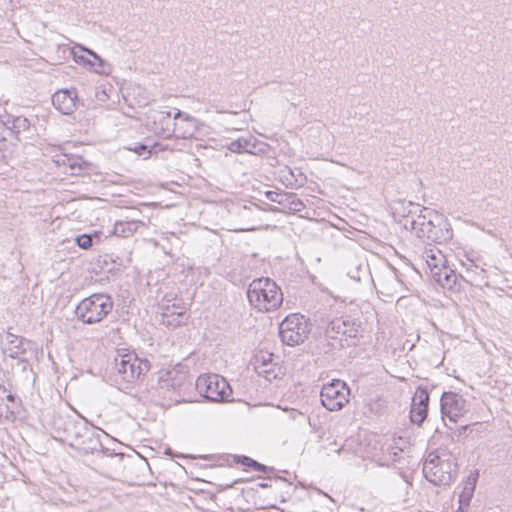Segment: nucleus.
Wrapping results in <instances>:
<instances>
[{
    "label": "nucleus",
    "instance_id": "obj_3",
    "mask_svg": "<svg viewBox=\"0 0 512 512\" xmlns=\"http://www.w3.org/2000/svg\"><path fill=\"white\" fill-rule=\"evenodd\" d=\"M247 298L249 303L259 311H274L283 302L281 288L269 277L254 279L248 286Z\"/></svg>",
    "mask_w": 512,
    "mask_h": 512
},
{
    "label": "nucleus",
    "instance_id": "obj_31",
    "mask_svg": "<svg viewBox=\"0 0 512 512\" xmlns=\"http://www.w3.org/2000/svg\"><path fill=\"white\" fill-rule=\"evenodd\" d=\"M94 237H99L96 232L94 234H81L76 237L75 242L78 247L86 250L92 247Z\"/></svg>",
    "mask_w": 512,
    "mask_h": 512
},
{
    "label": "nucleus",
    "instance_id": "obj_8",
    "mask_svg": "<svg viewBox=\"0 0 512 512\" xmlns=\"http://www.w3.org/2000/svg\"><path fill=\"white\" fill-rule=\"evenodd\" d=\"M350 389L348 385L339 379L323 385L320 392L322 405L329 411H338L349 401Z\"/></svg>",
    "mask_w": 512,
    "mask_h": 512
},
{
    "label": "nucleus",
    "instance_id": "obj_30",
    "mask_svg": "<svg viewBox=\"0 0 512 512\" xmlns=\"http://www.w3.org/2000/svg\"><path fill=\"white\" fill-rule=\"evenodd\" d=\"M265 196L268 200L278 203L284 207L287 206V202L292 197L291 195H288V193H286V192H278V191H272V190L266 191Z\"/></svg>",
    "mask_w": 512,
    "mask_h": 512
},
{
    "label": "nucleus",
    "instance_id": "obj_24",
    "mask_svg": "<svg viewBox=\"0 0 512 512\" xmlns=\"http://www.w3.org/2000/svg\"><path fill=\"white\" fill-rule=\"evenodd\" d=\"M426 460L429 461V464H432V462L434 461H438L441 463L457 464L456 458L453 456L452 452L449 451L447 448L442 447L430 452Z\"/></svg>",
    "mask_w": 512,
    "mask_h": 512
},
{
    "label": "nucleus",
    "instance_id": "obj_37",
    "mask_svg": "<svg viewBox=\"0 0 512 512\" xmlns=\"http://www.w3.org/2000/svg\"><path fill=\"white\" fill-rule=\"evenodd\" d=\"M77 47L79 48L80 52L86 53L87 55L91 56L93 58L92 61H95L96 59H98L100 57L95 51H93L92 49H89L81 44H77Z\"/></svg>",
    "mask_w": 512,
    "mask_h": 512
},
{
    "label": "nucleus",
    "instance_id": "obj_36",
    "mask_svg": "<svg viewBox=\"0 0 512 512\" xmlns=\"http://www.w3.org/2000/svg\"><path fill=\"white\" fill-rule=\"evenodd\" d=\"M255 369L259 375L264 376L269 381L272 378H276V374L274 373V370H272V369H268L267 367H262V366H256Z\"/></svg>",
    "mask_w": 512,
    "mask_h": 512
},
{
    "label": "nucleus",
    "instance_id": "obj_7",
    "mask_svg": "<svg viewBox=\"0 0 512 512\" xmlns=\"http://www.w3.org/2000/svg\"><path fill=\"white\" fill-rule=\"evenodd\" d=\"M429 223L425 228L417 230V237L426 239L436 244H443L450 241L453 237V230L450 223L443 214L430 210Z\"/></svg>",
    "mask_w": 512,
    "mask_h": 512
},
{
    "label": "nucleus",
    "instance_id": "obj_25",
    "mask_svg": "<svg viewBox=\"0 0 512 512\" xmlns=\"http://www.w3.org/2000/svg\"><path fill=\"white\" fill-rule=\"evenodd\" d=\"M156 147V143H152L151 140H148L146 143H137L133 147H128V150L133 151L137 155L146 159L153 153H157Z\"/></svg>",
    "mask_w": 512,
    "mask_h": 512
},
{
    "label": "nucleus",
    "instance_id": "obj_48",
    "mask_svg": "<svg viewBox=\"0 0 512 512\" xmlns=\"http://www.w3.org/2000/svg\"><path fill=\"white\" fill-rule=\"evenodd\" d=\"M269 507L273 509H279L276 505H270Z\"/></svg>",
    "mask_w": 512,
    "mask_h": 512
},
{
    "label": "nucleus",
    "instance_id": "obj_38",
    "mask_svg": "<svg viewBox=\"0 0 512 512\" xmlns=\"http://www.w3.org/2000/svg\"><path fill=\"white\" fill-rule=\"evenodd\" d=\"M95 98L100 102H105L109 97H108L107 93L105 92V90L96 88Z\"/></svg>",
    "mask_w": 512,
    "mask_h": 512
},
{
    "label": "nucleus",
    "instance_id": "obj_29",
    "mask_svg": "<svg viewBox=\"0 0 512 512\" xmlns=\"http://www.w3.org/2000/svg\"><path fill=\"white\" fill-rule=\"evenodd\" d=\"M89 69L101 75H109L112 72V65L99 57L95 61L91 60Z\"/></svg>",
    "mask_w": 512,
    "mask_h": 512
},
{
    "label": "nucleus",
    "instance_id": "obj_34",
    "mask_svg": "<svg viewBox=\"0 0 512 512\" xmlns=\"http://www.w3.org/2000/svg\"><path fill=\"white\" fill-rule=\"evenodd\" d=\"M431 209H428V208H423L421 210V214H419L417 216L416 219H414V224H416V226H419V228H425L426 224L429 223V217H430V213H428L427 211H430Z\"/></svg>",
    "mask_w": 512,
    "mask_h": 512
},
{
    "label": "nucleus",
    "instance_id": "obj_47",
    "mask_svg": "<svg viewBox=\"0 0 512 512\" xmlns=\"http://www.w3.org/2000/svg\"><path fill=\"white\" fill-rule=\"evenodd\" d=\"M75 166H76V163H75V162H73V163H71V164H70V167H71V168H73V169H74V167H75Z\"/></svg>",
    "mask_w": 512,
    "mask_h": 512
},
{
    "label": "nucleus",
    "instance_id": "obj_22",
    "mask_svg": "<svg viewBox=\"0 0 512 512\" xmlns=\"http://www.w3.org/2000/svg\"><path fill=\"white\" fill-rule=\"evenodd\" d=\"M162 305H161V309H162V313H167V314H178V316H180V314H186V305L183 301V299L181 298H178L176 295L173 296L171 294H167L164 296L163 300H162Z\"/></svg>",
    "mask_w": 512,
    "mask_h": 512
},
{
    "label": "nucleus",
    "instance_id": "obj_46",
    "mask_svg": "<svg viewBox=\"0 0 512 512\" xmlns=\"http://www.w3.org/2000/svg\"><path fill=\"white\" fill-rule=\"evenodd\" d=\"M342 449H343V448H342V447H340L339 449H337V450H336V453H337V454H340V452L342 451Z\"/></svg>",
    "mask_w": 512,
    "mask_h": 512
},
{
    "label": "nucleus",
    "instance_id": "obj_13",
    "mask_svg": "<svg viewBox=\"0 0 512 512\" xmlns=\"http://www.w3.org/2000/svg\"><path fill=\"white\" fill-rule=\"evenodd\" d=\"M430 392L426 386H418L411 400L409 417L413 424L421 426L428 416Z\"/></svg>",
    "mask_w": 512,
    "mask_h": 512
},
{
    "label": "nucleus",
    "instance_id": "obj_20",
    "mask_svg": "<svg viewBox=\"0 0 512 512\" xmlns=\"http://www.w3.org/2000/svg\"><path fill=\"white\" fill-rule=\"evenodd\" d=\"M145 223L139 220L117 221L113 228V234L117 237L128 238L134 235Z\"/></svg>",
    "mask_w": 512,
    "mask_h": 512
},
{
    "label": "nucleus",
    "instance_id": "obj_44",
    "mask_svg": "<svg viewBox=\"0 0 512 512\" xmlns=\"http://www.w3.org/2000/svg\"><path fill=\"white\" fill-rule=\"evenodd\" d=\"M245 481H246V480H244V479H237V480H235V481H234V483H233V484H231V485H227V487H233V485H234V484L242 483V482H245Z\"/></svg>",
    "mask_w": 512,
    "mask_h": 512
},
{
    "label": "nucleus",
    "instance_id": "obj_32",
    "mask_svg": "<svg viewBox=\"0 0 512 512\" xmlns=\"http://www.w3.org/2000/svg\"><path fill=\"white\" fill-rule=\"evenodd\" d=\"M71 55L77 64L87 68L90 67L91 59L85 56L82 52H80L79 48L77 47V44L71 49Z\"/></svg>",
    "mask_w": 512,
    "mask_h": 512
},
{
    "label": "nucleus",
    "instance_id": "obj_43",
    "mask_svg": "<svg viewBox=\"0 0 512 512\" xmlns=\"http://www.w3.org/2000/svg\"><path fill=\"white\" fill-rule=\"evenodd\" d=\"M6 398H7V400H8L9 402H15V400H16V398H17V397H16V395H14V394H11V393H10V394H8V395L6 396Z\"/></svg>",
    "mask_w": 512,
    "mask_h": 512
},
{
    "label": "nucleus",
    "instance_id": "obj_35",
    "mask_svg": "<svg viewBox=\"0 0 512 512\" xmlns=\"http://www.w3.org/2000/svg\"><path fill=\"white\" fill-rule=\"evenodd\" d=\"M288 195H291L292 197L287 202V206L289 209H292L294 211H301V209L304 207L303 202L296 197L293 193H288Z\"/></svg>",
    "mask_w": 512,
    "mask_h": 512
},
{
    "label": "nucleus",
    "instance_id": "obj_17",
    "mask_svg": "<svg viewBox=\"0 0 512 512\" xmlns=\"http://www.w3.org/2000/svg\"><path fill=\"white\" fill-rule=\"evenodd\" d=\"M176 120L178 123L175 125V132L172 136L188 139L195 135L197 131V120L194 117L176 109Z\"/></svg>",
    "mask_w": 512,
    "mask_h": 512
},
{
    "label": "nucleus",
    "instance_id": "obj_15",
    "mask_svg": "<svg viewBox=\"0 0 512 512\" xmlns=\"http://www.w3.org/2000/svg\"><path fill=\"white\" fill-rule=\"evenodd\" d=\"M151 119L153 121V129L156 134L165 138H170L175 132V125H177L176 113L171 115L170 111H155Z\"/></svg>",
    "mask_w": 512,
    "mask_h": 512
},
{
    "label": "nucleus",
    "instance_id": "obj_14",
    "mask_svg": "<svg viewBox=\"0 0 512 512\" xmlns=\"http://www.w3.org/2000/svg\"><path fill=\"white\" fill-rule=\"evenodd\" d=\"M78 92L76 88H65L56 91L52 95V104L63 115H71L79 106Z\"/></svg>",
    "mask_w": 512,
    "mask_h": 512
},
{
    "label": "nucleus",
    "instance_id": "obj_21",
    "mask_svg": "<svg viewBox=\"0 0 512 512\" xmlns=\"http://www.w3.org/2000/svg\"><path fill=\"white\" fill-rule=\"evenodd\" d=\"M157 383L162 389H175L181 385V379L178 378L176 368L160 370L157 373Z\"/></svg>",
    "mask_w": 512,
    "mask_h": 512
},
{
    "label": "nucleus",
    "instance_id": "obj_10",
    "mask_svg": "<svg viewBox=\"0 0 512 512\" xmlns=\"http://www.w3.org/2000/svg\"><path fill=\"white\" fill-rule=\"evenodd\" d=\"M466 404L467 401L462 395L453 391L443 392L440 397V411L443 421L447 418L450 422L457 423L458 419L467 412ZM444 423L452 430L446 422Z\"/></svg>",
    "mask_w": 512,
    "mask_h": 512
},
{
    "label": "nucleus",
    "instance_id": "obj_27",
    "mask_svg": "<svg viewBox=\"0 0 512 512\" xmlns=\"http://www.w3.org/2000/svg\"><path fill=\"white\" fill-rule=\"evenodd\" d=\"M184 317H185V314H180V316H178V314H167V313H161V324H163L164 326H166L168 329H176L180 326H182L183 324H185V321H184Z\"/></svg>",
    "mask_w": 512,
    "mask_h": 512
},
{
    "label": "nucleus",
    "instance_id": "obj_42",
    "mask_svg": "<svg viewBox=\"0 0 512 512\" xmlns=\"http://www.w3.org/2000/svg\"><path fill=\"white\" fill-rule=\"evenodd\" d=\"M409 223H410V228H411L412 230H414V231H415V234L417 235V230H419V226H416V224H414V219H413V220H411Z\"/></svg>",
    "mask_w": 512,
    "mask_h": 512
},
{
    "label": "nucleus",
    "instance_id": "obj_41",
    "mask_svg": "<svg viewBox=\"0 0 512 512\" xmlns=\"http://www.w3.org/2000/svg\"><path fill=\"white\" fill-rule=\"evenodd\" d=\"M272 354H268V358H265V356H262L261 359V365L262 367H267L271 361Z\"/></svg>",
    "mask_w": 512,
    "mask_h": 512
},
{
    "label": "nucleus",
    "instance_id": "obj_39",
    "mask_svg": "<svg viewBox=\"0 0 512 512\" xmlns=\"http://www.w3.org/2000/svg\"><path fill=\"white\" fill-rule=\"evenodd\" d=\"M271 487V484L267 481L259 482L255 485V487H251L252 491H258L259 488L265 489Z\"/></svg>",
    "mask_w": 512,
    "mask_h": 512
},
{
    "label": "nucleus",
    "instance_id": "obj_40",
    "mask_svg": "<svg viewBox=\"0 0 512 512\" xmlns=\"http://www.w3.org/2000/svg\"><path fill=\"white\" fill-rule=\"evenodd\" d=\"M467 429H468V425H462L455 432H453V434L459 438L461 435L465 434Z\"/></svg>",
    "mask_w": 512,
    "mask_h": 512
},
{
    "label": "nucleus",
    "instance_id": "obj_12",
    "mask_svg": "<svg viewBox=\"0 0 512 512\" xmlns=\"http://www.w3.org/2000/svg\"><path fill=\"white\" fill-rule=\"evenodd\" d=\"M7 338H11L8 341V346L5 349V353L12 359H17L18 364L22 365V370L26 371L30 366L29 356H33L37 351L35 342L28 340L24 337H19L8 332Z\"/></svg>",
    "mask_w": 512,
    "mask_h": 512
},
{
    "label": "nucleus",
    "instance_id": "obj_45",
    "mask_svg": "<svg viewBox=\"0 0 512 512\" xmlns=\"http://www.w3.org/2000/svg\"><path fill=\"white\" fill-rule=\"evenodd\" d=\"M468 507H459L458 510L456 512H466Z\"/></svg>",
    "mask_w": 512,
    "mask_h": 512
},
{
    "label": "nucleus",
    "instance_id": "obj_5",
    "mask_svg": "<svg viewBox=\"0 0 512 512\" xmlns=\"http://www.w3.org/2000/svg\"><path fill=\"white\" fill-rule=\"evenodd\" d=\"M196 390L209 402L222 403L233 401L232 388L228 381L219 374H202L196 379Z\"/></svg>",
    "mask_w": 512,
    "mask_h": 512
},
{
    "label": "nucleus",
    "instance_id": "obj_11",
    "mask_svg": "<svg viewBox=\"0 0 512 512\" xmlns=\"http://www.w3.org/2000/svg\"><path fill=\"white\" fill-rule=\"evenodd\" d=\"M458 472V464L432 462L425 460L423 465V474L425 478L436 486L450 485L454 481Z\"/></svg>",
    "mask_w": 512,
    "mask_h": 512
},
{
    "label": "nucleus",
    "instance_id": "obj_23",
    "mask_svg": "<svg viewBox=\"0 0 512 512\" xmlns=\"http://www.w3.org/2000/svg\"><path fill=\"white\" fill-rule=\"evenodd\" d=\"M424 258L426 259V263L430 268L431 273L432 269H436L437 266H442L447 262L442 252L434 248H426L424 251Z\"/></svg>",
    "mask_w": 512,
    "mask_h": 512
},
{
    "label": "nucleus",
    "instance_id": "obj_9",
    "mask_svg": "<svg viewBox=\"0 0 512 512\" xmlns=\"http://www.w3.org/2000/svg\"><path fill=\"white\" fill-rule=\"evenodd\" d=\"M360 322L354 319L336 318L333 319L327 326L326 337L338 340L340 348L355 345V342L349 343L348 339H356L360 330Z\"/></svg>",
    "mask_w": 512,
    "mask_h": 512
},
{
    "label": "nucleus",
    "instance_id": "obj_4",
    "mask_svg": "<svg viewBox=\"0 0 512 512\" xmlns=\"http://www.w3.org/2000/svg\"><path fill=\"white\" fill-rule=\"evenodd\" d=\"M114 302L107 293H94L76 306L75 314L84 324L101 322L113 310Z\"/></svg>",
    "mask_w": 512,
    "mask_h": 512
},
{
    "label": "nucleus",
    "instance_id": "obj_1",
    "mask_svg": "<svg viewBox=\"0 0 512 512\" xmlns=\"http://www.w3.org/2000/svg\"><path fill=\"white\" fill-rule=\"evenodd\" d=\"M56 432H62L70 440L69 447L82 455L100 453L103 456L121 462L123 453H116L103 446L100 440V429L91 425L86 418L79 415L63 417L58 414L54 418Z\"/></svg>",
    "mask_w": 512,
    "mask_h": 512
},
{
    "label": "nucleus",
    "instance_id": "obj_16",
    "mask_svg": "<svg viewBox=\"0 0 512 512\" xmlns=\"http://www.w3.org/2000/svg\"><path fill=\"white\" fill-rule=\"evenodd\" d=\"M232 457H233L234 463L242 465L246 470L250 469L253 471H258V472L266 474L267 479H269V480L275 479V481H283V482L287 483L288 486L292 485V483L289 482L284 477H280L277 475L272 476L271 474H274V472H275L274 467L264 465L246 455H233Z\"/></svg>",
    "mask_w": 512,
    "mask_h": 512
},
{
    "label": "nucleus",
    "instance_id": "obj_33",
    "mask_svg": "<svg viewBox=\"0 0 512 512\" xmlns=\"http://www.w3.org/2000/svg\"><path fill=\"white\" fill-rule=\"evenodd\" d=\"M228 149L233 153H247V138H239L230 142Z\"/></svg>",
    "mask_w": 512,
    "mask_h": 512
},
{
    "label": "nucleus",
    "instance_id": "obj_2",
    "mask_svg": "<svg viewBox=\"0 0 512 512\" xmlns=\"http://www.w3.org/2000/svg\"><path fill=\"white\" fill-rule=\"evenodd\" d=\"M150 362L140 358L135 352L118 350L111 368L110 378L116 385H128L142 380L150 370Z\"/></svg>",
    "mask_w": 512,
    "mask_h": 512
},
{
    "label": "nucleus",
    "instance_id": "obj_26",
    "mask_svg": "<svg viewBox=\"0 0 512 512\" xmlns=\"http://www.w3.org/2000/svg\"><path fill=\"white\" fill-rule=\"evenodd\" d=\"M6 122L12 124L10 129L15 134L30 128V121L24 116L9 115Z\"/></svg>",
    "mask_w": 512,
    "mask_h": 512
},
{
    "label": "nucleus",
    "instance_id": "obj_28",
    "mask_svg": "<svg viewBox=\"0 0 512 512\" xmlns=\"http://www.w3.org/2000/svg\"><path fill=\"white\" fill-rule=\"evenodd\" d=\"M268 144L258 141L255 137L250 136L247 138V153L253 155H260L266 153Z\"/></svg>",
    "mask_w": 512,
    "mask_h": 512
},
{
    "label": "nucleus",
    "instance_id": "obj_18",
    "mask_svg": "<svg viewBox=\"0 0 512 512\" xmlns=\"http://www.w3.org/2000/svg\"><path fill=\"white\" fill-rule=\"evenodd\" d=\"M431 275L434 280L445 289H454L458 282V275L456 271L448 267L446 264L437 266L436 269H432Z\"/></svg>",
    "mask_w": 512,
    "mask_h": 512
},
{
    "label": "nucleus",
    "instance_id": "obj_19",
    "mask_svg": "<svg viewBox=\"0 0 512 512\" xmlns=\"http://www.w3.org/2000/svg\"><path fill=\"white\" fill-rule=\"evenodd\" d=\"M479 473L477 470L470 471L469 475L463 481L462 491L459 494V504L461 507H469L471 499L473 497Z\"/></svg>",
    "mask_w": 512,
    "mask_h": 512
},
{
    "label": "nucleus",
    "instance_id": "obj_6",
    "mask_svg": "<svg viewBox=\"0 0 512 512\" xmlns=\"http://www.w3.org/2000/svg\"><path fill=\"white\" fill-rule=\"evenodd\" d=\"M310 333L305 316L293 313L286 316L279 325V335L284 344L296 346L305 341Z\"/></svg>",
    "mask_w": 512,
    "mask_h": 512
}]
</instances>
